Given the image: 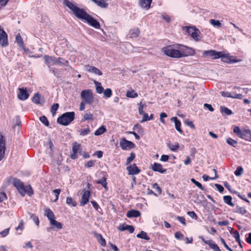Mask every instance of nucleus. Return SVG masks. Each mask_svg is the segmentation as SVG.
<instances>
[{"mask_svg":"<svg viewBox=\"0 0 251 251\" xmlns=\"http://www.w3.org/2000/svg\"><path fill=\"white\" fill-rule=\"evenodd\" d=\"M176 48L178 49H174L172 46H167L163 48V51L165 55L176 58L192 56L195 53L193 49L181 44L176 45Z\"/></svg>","mask_w":251,"mask_h":251,"instance_id":"f257e3e1","label":"nucleus"},{"mask_svg":"<svg viewBox=\"0 0 251 251\" xmlns=\"http://www.w3.org/2000/svg\"><path fill=\"white\" fill-rule=\"evenodd\" d=\"M64 3L66 6H67L73 12L75 16L79 19L85 21L89 15L82 9H81L75 6L72 2H70L68 0H65Z\"/></svg>","mask_w":251,"mask_h":251,"instance_id":"f03ea898","label":"nucleus"},{"mask_svg":"<svg viewBox=\"0 0 251 251\" xmlns=\"http://www.w3.org/2000/svg\"><path fill=\"white\" fill-rule=\"evenodd\" d=\"M75 118L74 112H67L59 116L57 119V122L61 125L67 126L74 121Z\"/></svg>","mask_w":251,"mask_h":251,"instance_id":"7ed1b4c3","label":"nucleus"},{"mask_svg":"<svg viewBox=\"0 0 251 251\" xmlns=\"http://www.w3.org/2000/svg\"><path fill=\"white\" fill-rule=\"evenodd\" d=\"M44 58L45 60V63L50 68L51 65H54L56 64H60L61 65H64L72 69V67L68 65V61H64V62H61V60H62V58L58 57L56 58L53 56L45 55L44 56Z\"/></svg>","mask_w":251,"mask_h":251,"instance_id":"20e7f679","label":"nucleus"},{"mask_svg":"<svg viewBox=\"0 0 251 251\" xmlns=\"http://www.w3.org/2000/svg\"><path fill=\"white\" fill-rule=\"evenodd\" d=\"M82 101L91 104L94 101V97L92 91L90 89L82 90L80 94Z\"/></svg>","mask_w":251,"mask_h":251,"instance_id":"39448f33","label":"nucleus"},{"mask_svg":"<svg viewBox=\"0 0 251 251\" xmlns=\"http://www.w3.org/2000/svg\"><path fill=\"white\" fill-rule=\"evenodd\" d=\"M120 146L123 150H129L135 147V144L131 141L122 138L120 142Z\"/></svg>","mask_w":251,"mask_h":251,"instance_id":"423d86ee","label":"nucleus"},{"mask_svg":"<svg viewBox=\"0 0 251 251\" xmlns=\"http://www.w3.org/2000/svg\"><path fill=\"white\" fill-rule=\"evenodd\" d=\"M222 51H217L214 50H205L203 52V55L208 56L213 59L220 58L221 57Z\"/></svg>","mask_w":251,"mask_h":251,"instance_id":"0eeeda50","label":"nucleus"},{"mask_svg":"<svg viewBox=\"0 0 251 251\" xmlns=\"http://www.w3.org/2000/svg\"><path fill=\"white\" fill-rule=\"evenodd\" d=\"M199 238L205 244H207L209 248L213 250L214 251H222L218 245L215 242L211 240H206L202 236H200Z\"/></svg>","mask_w":251,"mask_h":251,"instance_id":"6e6552de","label":"nucleus"},{"mask_svg":"<svg viewBox=\"0 0 251 251\" xmlns=\"http://www.w3.org/2000/svg\"><path fill=\"white\" fill-rule=\"evenodd\" d=\"M0 44L2 47L8 45L7 34L0 26Z\"/></svg>","mask_w":251,"mask_h":251,"instance_id":"1a4fd4ad","label":"nucleus"},{"mask_svg":"<svg viewBox=\"0 0 251 251\" xmlns=\"http://www.w3.org/2000/svg\"><path fill=\"white\" fill-rule=\"evenodd\" d=\"M85 22H87L89 25L95 28L99 29L100 28V24L99 22L90 15H88L85 20Z\"/></svg>","mask_w":251,"mask_h":251,"instance_id":"9d476101","label":"nucleus"},{"mask_svg":"<svg viewBox=\"0 0 251 251\" xmlns=\"http://www.w3.org/2000/svg\"><path fill=\"white\" fill-rule=\"evenodd\" d=\"M19 93L18 95V98L22 100H25L27 99L29 97V94L28 93L26 88H19Z\"/></svg>","mask_w":251,"mask_h":251,"instance_id":"9b49d317","label":"nucleus"},{"mask_svg":"<svg viewBox=\"0 0 251 251\" xmlns=\"http://www.w3.org/2000/svg\"><path fill=\"white\" fill-rule=\"evenodd\" d=\"M32 100L35 104H40L41 105H43L45 102L44 97H42L41 94L39 93H36L33 96Z\"/></svg>","mask_w":251,"mask_h":251,"instance_id":"f8f14e48","label":"nucleus"},{"mask_svg":"<svg viewBox=\"0 0 251 251\" xmlns=\"http://www.w3.org/2000/svg\"><path fill=\"white\" fill-rule=\"evenodd\" d=\"M90 196V192L88 190L85 191L82 194L81 198L80 205L84 206L89 201Z\"/></svg>","mask_w":251,"mask_h":251,"instance_id":"ddd939ff","label":"nucleus"},{"mask_svg":"<svg viewBox=\"0 0 251 251\" xmlns=\"http://www.w3.org/2000/svg\"><path fill=\"white\" fill-rule=\"evenodd\" d=\"M85 70L88 72L93 73L98 75H102V72L94 66L90 65H86L85 66Z\"/></svg>","mask_w":251,"mask_h":251,"instance_id":"4468645a","label":"nucleus"},{"mask_svg":"<svg viewBox=\"0 0 251 251\" xmlns=\"http://www.w3.org/2000/svg\"><path fill=\"white\" fill-rule=\"evenodd\" d=\"M151 169L154 172H157L161 174L165 173L167 171L166 169L163 168L162 165L161 164L157 163H154L152 165Z\"/></svg>","mask_w":251,"mask_h":251,"instance_id":"2eb2a0df","label":"nucleus"},{"mask_svg":"<svg viewBox=\"0 0 251 251\" xmlns=\"http://www.w3.org/2000/svg\"><path fill=\"white\" fill-rule=\"evenodd\" d=\"M129 175H136L140 172V170L136 166L135 164L128 166L126 168Z\"/></svg>","mask_w":251,"mask_h":251,"instance_id":"dca6fc26","label":"nucleus"},{"mask_svg":"<svg viewBox=\"0 0 251 251\" xmlns=\"http://www.w3.org/2000/svg\"><path fill=\"white\" fill-rule=\"evenodd\" d=\"M239 137L245 140L251 141V131L250 129L243 130Z\"/></svg>","mask_w":251,"mask_h":251,"instance_id":"f3484780","label":"nucleus"},{"mask_svg":"<svg viewBox=\"0 0 251 251\" xmlns=\"http://www.w3.org/2000/svg\"><path fill=\"white\" fill-rule=\"evenodd\" d=\"M5 142L3 136L0 137V161L4 158L5 155Z\"/></svg>","mask_w":251,"mask_h":251,"instance_id":"a211bd4d","label":"nucleus"},{"mask_svg":"<svg viewBox=\"0 0 251 251\" xmlns=\"http://www.w3.org/2000/svg\"><path fill=\"white\" fill-rule=\"evenodd\" d=\"M152 0H139V5L143 9L148 10L151 7Z\"/></svg>","mask_w":251,"mask_h":251,"instance_id":"6ab92c4d","label":"nucleus"},{"mask_svg":"<svg viewBox=\"0 0 251 251\" xmlns=\"http://www.w3.org/2000/svg\"><path fill=\"white\" fill-rule=\"evenodd\" d=\"M118 229L120 231L128 230L130 233H132L134 231V227L131 225L122 224L119 226Z\"/></svg>","mask_w":251,"mask_h":251,"instance_id":"aec40b11","label":"nucleus"},{"mask_svg":"<svg viewBox=\"0 0 251 251\" xmlns=\"http://www.w3.org/2000/svg\"><path fill=\"white\" fill-rule=\"evenodd\" d=\"M221 56H222L220 57V58H221L222 61L224 62L227 63H233L240 61V59H231L228 56L225 55L223 52H222Z\"/></svg>","mask_w":251,"mask_h":251,"instance_id":"412c9836","label":"nucleus"},{"mask_svg":"<svg viewBox=\"0 0 251 251\" xmlns=\"http://www.w3.org/2000/svg\"><path fill=\"white\" fill-rule=\"evenodd\" d=\"M171 121L175 122V128L180 133L182 134L183 131L181 128V122L176 117H173L171 118Z\"/></svg>","mask_w":251,"mask_h":251,"instance_id":"4be33fe9","label":"nucleus"},{"mask_svg":"<svg viewBox=\"0 0 251 251\" xmlns=\"http://www.w3.org/2000/svg\"><path fill=\"white\" fill-rule=\"evenodd\" d=\"M80 145L79 144L75 143L73 145L72 148L73 153L71 155L72 159H75L78 157L77 153L80 149Z\"/></svg>","mask_w":251,"mask_h":251,"instance_id":"5701e85b","label":"nucleus"},{"mask_svg":"<svg viewBox=\"0 0 251 251\" xmlns=\"http://www.w3.org/2000/svg\"><path fill=\"white\" fill-rule=\"evenodd\" d=\"M15 42L17 43L20 48H22L24 50H25V47L23 38L20 33H18L16 35Z\"/></svg>","mask_w":251,"mask_h":251,"instance_id":"b1692460","label":"nucleus"},{"mask_svg":"<svg viewBox=\"0 0 251 251\" xmlns=\"http://www.w3.org/2000/svg\"><path fill=\"white\" fill-rule=\"evenodd\" d=\"M139 30L138 28H133L129 31L127 36L130 38H137L139 35Z\"/></svg>","mask_w":251,"mask_h":251,"instance_id":"393cba45","label":"nucleus"},{"mask_svg":"<svg viewBox=\"0 0 251 251\" xmlns=\"http://www.w3.org/2000/svg\"><path fill=\"white\" fill-rule=\"evenodd\" d=\"M140 215H141V213L139 211L137 210L132 209V210H130L127 212V213L126 214V216L128 218H132V217L137 218V217H139L140 216Z\"/></svg>","mask_w":251,"mask_h":251,"instance_id":"a878e982","label":"nucleus"},{"mask_svg":"<svg viewBox=\"0 0 251 251\" xmlns=\"http://www.w3.org/2000/svg\"><path fill=\"white\" fill-rule=\"evenodd\" d=\"M94 236L97 238L98 240L99 243L102 246H106V241L104 239V238L102 237V236L99 233H97L96 232L94 233Z\"/></svg>","mask_w":251,"mask_h":251,"instance_id":"bb28decb","label":"nucleus"},{"mask_svg":"<svg viewBox=\"0 0 251 251\" xmlns=\"http://www.w3.org/2000/svg\"><path fill=\"white\" fill-rule=\"evenodd\" d=\"M45 215L48 217L50 222H51L52 220H55V215L53 212L50 208L46 209Z\"/></svg>","mask_w":251,"mask_h":251,"instance_id":"cd10ccee","label":"nucleus"},{"mask_svg":"<svg viewBox=\"0 0 251 251\" xmlns=\"http://www.w3.org/2000/svg\"><path fill=\"white\" fill-rule=\"evenodd\" d=\"M94 2L98 6L101 8H106L107 7L108 4L105 2L104 0H91Z\"/></svg>","mask_w":251,"mask_h":251,"instance_id":"c85d7f7f","label":"nucleus"},{"mask_svg":"<svg viewBox=\"0 0 251 251\" xmlns=\"http://www.w3.org/2000/svg\"><path fill=\"white\" fill-rule=\"evenodd\" d=\"M232 198L230 196H224L223 197V200L225 203L228 204L230 206H234V204L232 201Z\"/></svg>","mask_w":251,"mask_h":251,"instance_id":"c756f323","label":"nucleus"},{"mask_svg":"<svg viewBox=\"0 0 251 251\" xmlns=\"http://www.w3.org/2000/svg\"><path fill=\"white\" fill-rule=\"evenodd\" d=\"M97 183L101 184L104 187L105 191L108 190V188L106 182V178L105 177H103L101 179L98 180Z\"/></svg>","mask_w":251,"mask_h":251,"instance_id":"7c9ffc66","label":"nucleus"},{"mask_svg":"<svg viewBox=\"0 0 251 251\" xmlns=\"http://www.w3.org/2000/svg\"><path fill=\"white\" fill-rule=\"evenodd\" d=\"M220 111L224 115H230L232 114V111L230 109L224 106L220 107Z\"/></svg>","mask_w":251,"mask_h":251,"instance_id":"2f4dec72","label":"nucleus"},{"mask_svg":"<svg viewBox=\"0 0 251 251\" xmlns=\"http://www.w3.org/2000/svg\"><path fill=\"white\" fill-rule=\"evenodd\" d=\"M234 212L241 214L242 215H244L247 213V211L245 208L241 207L239 205H236Z\"/></svg>","mask_w":251,"mask_h":251,"instance_id":"473e14b6","label":"nucleus"},{"mask_svg":"<svg viewBox=\"0 0 251 251\" xmlns=\"http://www.w3.org/2000/svg\"><path fill=\"white\" fill-rule=\"evenodd\" d=\"M50 224L52 226V228L56 227V228L60 229H61L63 227V225L55 220H52L51 222H50Z\"/></svg>","mask_w":251,"mask_h":251,"instance_id":"72a5a7b5","label":"nucleus"},{"mask_svg":"<svg viewBox=\"0 0 251 251\" xmlns=\"http://www.w3.org/2000/svg\"><path fill=\"white\" fill-rule=\"evenodd\" d=\"M136 236L138 238L143 239L146 240H149L150 239L147 233L144 231H141Z\"/></svg>","mask_w":251,"mask_h":251,"instance_id":"f704fd0d","label":"nucleus"},{"mask_svg":"<svg viewBox=\"0 0 251 251\" xmlns=\"http://www.w3.org/2000/svg\"><path fill=\"white\" fill-rule=\"evenodd\" d=\"M106 130V129L105 126H102L95 131V132L94 133V135L96 136L100 135L102 134H103L104 132H105Z\"/></svg>","mask_w":251,"mask_h":251,"instance_id":"c9c22d12","label":"nucleus"},{"mask_svg":"<svg viewBox=\"0 0 251 251\" xmlns=\"http://www.w3.org/2000/svg\"><path fill=\"white\" fill-rule=\"evenodd\" d=\"M226 142L230 146L234 148H236L238 145V142L231 138H227L226 140Z\"/></svg>","mask_w":251,"mask_h":251,"instance_id":"e433bc0d","label":"nucleus"},{"mask_svg":"<svg viewBox=\"0 0 251 251\" xmlns=\"http://www.w3.org/2000/svg\"><path fill=\"white\" fill-rule=\"evenodd\" d=\"M94 83L96 86V91L99 94H101L103 92V88L101 86V83L98 81H94Z\"/></svg>","mask_w":251,"mask_h":251,"instance_id":"4c0bfd02","label":"nucleus"},{"mask_svg":"<svg viewBox=\"0 0 251 251\" xmlns=\"http://www.w3.org/2000/svg\"><path fill=\"white\" fill-rule=\"evenodd\" d=\"M93 119V115L90 113H87L84 114L83 119L82 120V121H86L89 120L92 121Z\"/></svg>","mask_w":251,"mask_h":251,"instance_id":"58836bf2","label":"nucleus"},{"mask_svg":"<svg viewBox=\"0 0 251 251\" xmlns=\"http://www.w3.org/2000/svg\"><path fill=\"white\" fill-rule=\"evenodd\" d=\"M13 184L14 186L17 188V189L21 187L22 185L24 184V183L19 179L15 178L13 181Z\"/></svg>","mask_w":251,"mask_h":251,"instance_id":"ea45409f","label":"nucleus"},{"mask_svg":"<svg viewBox=\"0 0 251 251\" xmlns=\"http://www.w3.org/2000/svg\"><path fill=\"white\" fill-rule=\"evenodd\" d=\"M200 31L196 29L194 33L191 35V37L196 41L200 40Z\"/></svg>","mask_w":251,"mask_h":251,"instance_id":"a19ab883","label":"nucleus"},{"mask_svg":"<svg viewBox=\"0 0 251 251\" xmlns=\"http://www.w3.org/2000/svg\"><path fill=\"white\" fill-rule=\"evenodd\" d=\"M103 95L104 97L105 98H109L111 97L112 94V91L111 89L107 88L104 91H103Z\"/></svg>","mask_w":251,"mask_h":251,"instance_id":"79ce46f5","label":"nucleus"},{"mask_svg":"<svg viewBox=\"0 0 251 251\" xmlns=\"http://www.w3.org/2000/svg\"><path fill=\"white\" fill-rule=\"evenodd\" d=\"M66 203L67 204L74 207L76 205V202L71 197H67L66 198Z\"/></svg>","mask_w":251,"mask_h":251,"instance_id":"37998d69","label":"nucleus"},{"mask_svg":"<svg viewBox=\"0 0 251 251\" xmlns=\"http://www.w3.org/2000/svg\"><path fill=\"white\" fill-rule=\"evenodd\" d=\"M59 104L58 103H53L51 107L50 108V112H51L52 114L54 115L56 114V111L59 108Z\"/></svg>","mask_w":251,"mask_h":251,"instance_id":"c03bdc74","label":"nucleus"},{"mask_svg":"<svg viewBox=\"0 0 251 251\" xmlns=\"http://www.w3.org/2000/svg\"><path fill=\"white\" fill-rule=\"evenodd\" d=\"M191 181L195 184L198 187H199L201 190L204 191L205 190L204 187L201 185V183L196 180L194 178H191Z\"/></svg>","mask_w":251,"mask_h":251,"instance_id":"a18cd8bd","label":"nucleus"},{"mask_svg":"<svg viewBox=\"0 0 251 251\" xmlns=\"http://www.w3.org/2000/svg\"><path fill=\"white\" fill-rule=\"evenodd\" d=\"M19 192L20 193L22 196L24 197L25 196V193H26V189L25 187V186L24 184L21 186V187H20L17 189Z\"/></svg>","mask_w":251,"mask_h":251,"instance_id":"49530a36","label":"nucleus"},{"mask_svg":"<svg viewBox=\"0 0 251 251\" xmlns=\"http://www.w3.org/2000/svg\"><path fill=\"white\" fill-rule=\"evenodd\" d=\"M243 172V168L241 166H238L234 172V174L236 176H239L242 175Z\"/></svg>","mask_w":251,"mask_h":251,"instance_id":"de8ad7c7","label":"nucleus"},{"mask_svg":"<svg viewBox=\"0 0 251 251\" xmlns=\"http://www.w3.org/2000/svg\"><path fill=\"white\" fill-rule=\"evenodd\" d=\"M90 130L89 127L84 129H81L79 130V134L81 136H85L88 135L90 132Z\"/></svg>","mask_w":251,"mask_h":251,"instance_id":"09e8293b","label":"nucleus"},{"mask_svg":"<svg viewBox=\"0 0 251 251\" xmlns=\"http://www.w3.org/2000/svg\"><path fill=\"white\" fill-rule=\"evenodd\" d=\"M126 96L128 98H135L138 96V94L134 90H132L127 92Z\"/></svg>","mask_w":251,"mask_h":251,"instance_id":"8fccbe9b","label":"nucleus"},{"mask_svg":"<svg viewBox=\"0 0 251 251\" xmlns=\"http://www.w3.org/2000/svg\"><path fill=\"white\" fill-rule=\"evenodd\" d=\"M135 153L134 152H131L130 154V156H129L126 159V165H127L129 164H130L133 161V160L135 158Z\"/></svg>","mask_w":251,"mask_h":251,"instance_id":"3c124183","label":"nucleus"},{"mask_svg":"<svg viewBox=\"0 0 251 251\" xmlns=\"http://www.w3.org/2000/svg\"><path fill=\"white\" fill-rule=\"evenodd\" d=\"M210 23L214 26L220 27L221 26V24L219 20L211 19L210 20Z\"/></svg>","mask_w":251,"mask_h":251,"instance_id":"603ef678","label":"nucleus"},{"mask_svg":"<svg viewBox=\"0 0 251 251\" xmlns=\"http://www.w3.org/2000/svg\"><path fill=\"white\" fill-rule=\"evenodd\" d=\"M175 237L178 240H181L184 238V236L180 232L177 231L175 233Z\"/></svg>","mask_w":251,"mask_h":251,"instance_id":"864d4df0","label":"nucleus"},{"mask_svg":"<svg viewBox=\"0 0 251 251\" xmlns=\"http://www.w3.org/2000/svg\"><path fill=\"white\" fill-rule=\"evenodd\" d=\"M40 121L46 126H49V122L45 116H42L40 118Z\"/></svg>","mask_w":251,"mask_h":251,"instance_id":"5fc2aeb1","label":"nucleus"},{"mask_svg":"<svg viewBox=\"0 0 251 251\" xmlns=\"http://www.w3.org/2000/svg\"><path fill=\"white\" fill-rule=\"evenodd\" d=\"M169 149L172 151H176L178 150L179 148V145L178 143H176L175 145L169 144L168 145Z\"/></svg>","mask_w":251,"mask_h":251,"instance_id":"6e6d98bb","label":"nucleus"},{"mask_svg":"<svg viewBox=\"0 0 251 251\" xmlns=\"http://www.w3.org/2000/svg\"><path fill=\"white\" fill-rule=\"evenodd\" d=\"M230 233L235 239L236 242L240 241V234L238 231L234 230L233 232Z\"/></svg>","mask_w":251,"mask_h":251,"instance_id":"4d7b16f0","label":"nucleus"},{"mask_svg":"<svg viewBox=\"0 0 251 251\" xmlns=\"http://www.w3.org/2000/svg\"><path fill=\"white\" fill-rule=\"evenodd\" d=\"M60 192L61 190L60 189H56L53 190V193L55 195V199L54 200V202H56L58 200L59 195Z\"/></svg>","mask_w":251,"mask_h":251,"instance_id":"13d9d810","label":"nucleus"},{"mask_svg":"<svg viewBox=\"0 0 251 251\" xmlns=\"http://www.w3.org/2000/svg\"><path fill=\"white\" fill-rule=\"evenodd\" d=\"M221 95L224 97L233 98V95H231L230 92L227 91H222L221 92Z\"/></svg>","mask_w":251,"mask_h":251,"instance_id":"bf43d9fd","label":"nucleus"},{"mask_svg":"<svg viewBox=\"0 0 251 251\" xmlns=\"http://www.w3.org/2000/svg\"><path fill=\"white\" fill-rule=\"evenodd\" d=\"M152 188L155 189L156 191L158 193V194H161L162 192V190L161 188L159 187L157 183H155L152 184Z\"/></svg>","mask_w":251,"mask_h":251,"instance_id":"052dcab7","label":"nucleus"},{"mask_svg":"<svg viewBox=\"0 0 251 251\" xmlns=\"http://www.w3.org/2000/svg\"><path fill=\"white\" fill-rule=\"evenodd\" d=\"M133 129L137 130L139 133H140L141 131H142L143 130L142 126L139 124H137L135 125H134L133 127Z\"/></svg>","mask_w":251,"mask_h":251,"instance_id":"680f3d73","label":"nucleus"},{"mask_svg":"<svg viewBox=\"0 0 251 251\" xmlns=\"http://www.w3.org/2000/svg\"><path fill=\"white\" fill-rule=\"evenodd\" d=\"M96 161L95 160H89L86 164L84 165L85 168H90L95 165Z\"/></svg>","mask_w":251,"mask_h":251,"instance_id":"e2e57ef3","label":"nucleus"},{"mask_svg":"<svg viewBox=\"0 0 251 251\" xmlns=\"http://www.w3.org/2000/svg\"><path fill=\"white\" fill-rule=\"evenodd\" d=\"M233 132H234V133L236 134L239 137H240V136L242 132V130H241L238 126H234V127L233 128Z\"/></svg>","mask_w":251,"mask_h":251,"instance_id":"0e129e2a","label":"nucleus"},{"mask_svg":"<svg viewBox=\"0 0 251 251\" xmlns=\"http://www.w3.org/2000/svg\"><path fill=\"white\" fill-rule=\"evenodd\" d=\"M9 229H10V228H7L4 229L3 230L1 231L0 232V235L2 237H4L8 235V234L9 233Z\"/></svg>","mask_w":251,"mask_h":251,"instance_id":"69168bd1","label":"nucleus"},{"mask_svg":"<svg viewBox=\"0 0 251 251\" xmlns=\"http://www.w3.org/2000/svg\"><path fill=\"white\" fill-rule=\"evenodd\" d=\"M138 105L139 113L140 115H142L145 113L143 111L144 105H142V102L141 101L139 103H138Z\"/></svg>","mask_w":251,"mask_h":251,"instance_id":"338daca9","label":"nucleus"},{"mask_svg":"<svg viewBox=\"0 0 251 251\" xmlns=\"http://www.w3.org/2000/svg\"><path fill=\"white\" fill-rule=\"evenodd\" d=\"M185 123L187 126L190 127L194 129L195 126V125L193 124V122L191 121H189L188 119H187L185 121Z\"/></svg>","mask_w":251,"mask_h":251,"instance_id":"774afa93","label":"nucleus"}]
</instances>
